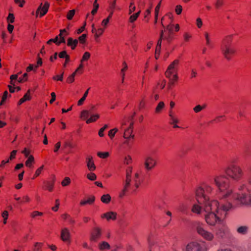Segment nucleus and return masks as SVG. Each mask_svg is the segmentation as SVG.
<instances>
[{
  "mask_svg": "<svg viewBox=\"0 0 251 251\" xmlns=\"http://www.w3.org/2000/svg\"><path fill=\"white\" fill-rule=\"evenodd\" d=\"M70 233L69 230L65 228L61 230V237L62 240L66 242L70 243Z\"/></svg>",
  "mask_w": 251,
  "mask_h": 251,
  "instance_id": "obj_15",
  "label": "nucleus"
},
{
  "mask_svg": "<svg viewBox=\"0 0 251 251\" xmlns=\"http://www.w3.org/2000/svg\"><path fill=\"white\" fill-rule=\"evenodd\" d=\"M202 109H203V107H202V106L201 105H197L193 109L194 111L196 113L199 112L200 111H201Z\"/></svg>",
  "mask_w": 251,
  "mask_h": 251,
  "instance_id": "obj_46",
  "label": "nucleus"
},
{
  "mask_svg": "<svg viewBox=\"0 0 251 251\" xmlns=\"http://www.w3.org/2000/svg\"><path fill=\"white\" fill-rule=\"evenodd\" d=\"M118 129L117 128H114L110 130H109L108 132V136L110 137L111 139H112L115 134L118 131Z\"/></svg>",
  "mask_w": 251,
  "mask_h": 251,
  "instance_id": "obj_37",
  "label": "nucleus"
},
{
  "mask_svg": "<svg viewBox=\"0 0 251 251\" xmlns=\"http://www.w3.org/2000/svg\"><path fill=\"white\" fill-rule=\"evenodd\" d=\"M123 65L124 66V67L121 70V72L123 73V74H122V82L123 83L124 82V76H125V74L124 73V72L125 71H126V70L127 69V65H126V63L125 62H124L123 63Z\"/></svg>",
  "mask_w": 251,
  "mask_h": 251,
  "instance_id": "obj_42",
  "label": "nucleus"
},
{
  "mask_svg": "<svg viewBox=\"0 0 251 251\" xmlns=\"http://www.w3.org/2000/svg\"><path fill=\"white\" fill-rule=\"evenodd\" d=\"M101 201L103 203H108L111 201V197L109 194L103 195L101 197Z\"/></svg>",
  "mask_w": 251,
  "mask_h": 251,
  "instance_id": "obj_25",
  "label": "nucleus"
},
{
  "mask_svg": "<svg viewBox=\"0 0 251 251\" xmlns=\"http://www.w3.org/2000/svg\"><path fill=\"white\" fill-rule=\"evenodd\" d=\"M86 163L88 168L90 171H93L95 170L96 166L92 157L89 156L86 158Z\"/></svg>",
  "mask_w": 251,
  "mask_h": 251,
  "instance_id": "obj_18",
  "label": "nucleus"
},
{
  "mask_svg": "<svg viewBox=\"0 0 251 251\" xmlns=\"http://www.w3.org/2000/svg\"><path fill=\"white\" fill-rule=\"evenodd\" d=\"M90 53L88 52H85L84 53V54H83L82 61L87 60L90 58Z\"/></svg>",
  "mask_w": 251,
  "mask_h": 251,
  "instance_id": "obj_48",
  "label": "nucleus"
},
{
  "mask_svg": "<svg viewBox=\"0 0 251 251\" xmlns=\"http://www.w3.org/2000/svg\"><path fill=\"white\" fill-rule=\"evenodd\" d=\"M7 22L10 23H13L14 22V16L12 13H9L8 16L7 18Z\"/></svg>",
  "mask_w": 251,
  "mask_h": 251,
  "instance_id": "obj_40",
  "label": "nucleus"
},
{
  "mask_svg": "<svg viewBox=\"0 0 251 251\" xmlns=\"http://www.w3.org/2000/svg\"><path fill=\"white\" fill-rule=\"evenodd\" d=\"M135 6L133 5V3H131L130 6L129 14H130L133 12L135 10Z\"/></svg>",
  "mask_w": 251,
  "mask_h": 251,
  "instance_id": "obj_64",
  "label": "nucleus"
},
{
  "mask_svg": "<svg viewBox=\"0 0 251 251\" xmlns=\"http://www.w3.org/2000/svg\"><path fill=\"white\" fill-rule=\"evenodd\" d=\"M133 181L134 182V185L135 187V189H134L133 191H135L136 189H137L141 183V180L139 179V174L136 173L135 174V177L133 179Z\"/></svg>",
  "mask_w": 251,
  "mask_h": 251,
  "instance_id": "obj_23",
  "label": "nucleus"
},
{
  "mask_svg": "<svg viewBox=\"0 0 251 251\" xmlns=\"http://www.w3.org/2000/svg\"><path fill=\"white\" fill-rule=\"evenodd\" d=\"M108 125H105L103 127H102V128H101L100 130H99V135L100 136V137H103L104 136V134L103 133V131L106 129L108 128Z\"/></svg>",
  "mask_w": 251,
  "mask_h": 251,
  "instance_id": "obj_41",
  "label": "nucleus"
},
{
  "mask_svg": "<svg viewBox=\"0 0 251 251\" xmlns=\"http://www.w3.org/2000/svg\"><path fill=\"white\" fill-rule=\"evenodd\" d=\"M179 64V60H175L168 67V69L165 73V75L167 77L170 79V80H176L177 79V75L175 74L171 77V75L174 73H176L178 69V66Z\"/></svg>",
  "mask_w": 251,
  "mask_h": 251,
  "instance_id": "obj_5",
  "label": "nucleus"
},
{
  "mask_svg": "<svg viewBox=\"0 0 251 251\" xmlns=\"http://www.w3.org/2000/svg\"><path fill=\"white\" fill-rule=\"evenodd\" d=\"M87 37L85 34H83L79 37V41L81 44H84Z\"/></svg>",
  "mask_w": 251,
  "mask_h": 251,
  "instance_id": "obj_44",
  "label": "nucleus"
},
{
  "mask_svg": "<svg viewBox=\"0 0 251 251\" xmlns=\"http://www.w3.org/2000/svg\"><path fill=\"white\" fill-rule=\"evenodd\" d=\"M160 3H159L156 6L155 9V23H156V21H157V17L158 12V11H159V7H160Z\"/></svg>",
  "mask_w": 251,
  "mask_h": 251,
  "instance_id": "obj_54",
  "label": "nucleus"
},
{
  "mask_svg": "<svg viewBox=\"0 0 251 251\" xmlns=\"http://www.w3.org/2000/svg\"><path fill=\"white\" fill-rule=\"evenodd\" d=\"M75 9L70 10L67 15V18L68 20H71L72 19L74 15H75Z\"/></svg>",
  "mask_w": 251,
  "mask_h": 251,
  "instance_id": "obj_36",
  "label": "nucleus"
},
{
  "mask_svg": "<svg viewBox=\"0 0 251 251\" xmlns=\"http://www.w3.org/2000/svg\"><path fill=\"white\" fill-rule=\"evenodd\" d=\"M78 44L77 39H73L72 38H69L67 41V45L70 46L72 50H74Z\"/></svg>",
  "mask_w": 251,
  "mask_h": 251,
  "instance_id": "obj_20",
  "label": "nucleus"
},
{
  "mask_svg": "<svg viewBox=\"0 0 251 251\" xmlns=\"http://www.w3.org/2000/svg\"><path fill=\"white\" fill-rule=\"evenodd\" d=\"M49 6L50 4L48 2H46L44 6H43L42 3H41L38 9V12L39 11L41 12L40 17L43 16L47 13Z\"/></svg>",
  "mask_w": 251,
  "mask_h": 251,
  "instance_id": "obj_17",
  "label": "nucleus"
},
{
  "mask_svg": "<svg viewBox=\"0 0 251 251\" xmlns=\"http://www.w3.org/2000/svg\"><path fill=\"white\" fill-rule=\"evenodd\" d=\"M51 99L50 100V103H52L53 101L55 100L56 99V95L55 93L52 92L51 93Z\"/></svg>",
  "mask_w": 251,
  "mask_h": 251,
  "instance_id": "obj_59",
  "label": "nucleus"
},
{
  "mask_svg": "<svg viewBox=\"0 0 251 251\" xmlns=\"http://www.w3.org/2000/svg\"><path fill=\"white\" fill-rule=\"evenodd\" d=\"M63 32H65L66 33L67 35L68 34L65 29L61 30L60 31V33L59 35L60 36V39H58V40H57V44H59L60 43H65L66 42L65 38L62 35Z\"/></svg>",
  "mask_w": 251,
  "mask_h": 251,
  "instance_id": "obj_27",
  "label": "nucleus"
},
{
  "mask_svg": "<svg viewBox=\"0 0 251 251\" xmlns=\"http://www.w3.org/2000/svg\"><path fill=\"white\" fill-rule=\"evenodd\" d=\"M231 41L232 36H227L223 41L221 46L222 53L227 60H230L231 58L232 55L235 52V49L231 46Z\"/></svg>",
  "mask_w": 251,
  "mask_h": 251,
  "instance_id": "obj_4",
  "label": "nucleus"
},
{
  "mask_svg": "<svg viewBox=\"0 0 251 251\" xmlns=\"http://www.w3.org/2000/svg\"><path fill=\"white\" fill-rule=\"evenodd\" d=\"M223 0H217L215 5L216 8H218L220 6L223 4Z\"/></svg>",
  "mask_w": 251,
  "mask_h": 251,
  "instance_id": "obj_63",
  "label": "nucleus"
},
{
  "mask_svg": "<svg viewBox=\"0 0 251 251\" xmlns=\"http://www.w3.org/2000/svg\"><path fill=\"white\" fill-rule=\"evenodd\" d=\"M133 125V123H131L130 126L125 130L124 137L126 140L125 143L129 147H130L133 142L134 136L132 135V127Z\"/></svg>",
  "mask_w": 251,
  "mask_h": 251,
  "instance_id": "obj_7",
  "label": "nucleus"
},
{
  "mask_svg": "<svg viewBox=\"0 0 251 251\" xmlns=\"http://www.w3.org/2000/svg\"><path fill=\"white\" fill-rule=\"evenodd\" d=\"M94 8L92 11V14L93 15H94L97 12L98 9L99 7V4L97 3V0H95L94 4H93Z\"/></svg>",
  "mask_w": 251,
  "mask_h": 251,
  "instance_id": "obj_35",
  "label": "nucleus"
},
{
  "mask_svg": "<svg viewBox=\"0 0 251 251\" xmlns=\"http://www.w3.org/2000/svg\"><path fill=\"white\" fill-rule=\"evenodd\" d=\"M8 96H10V95L8 94V92L7 91H5L4 92V94L3 95V96L2 97V101L3 102H4L6 99L7 98V97Z\"/></svg>",
  "mask_w": 251,
  "mask_h": 251,
  "instance_id": "obj_49",
  "label": "nucleus"
},
{
  "mask_svg": "<svg viewBox=\"0 0 251 251\" xmlns=\"http://www.w3.org/2000/svg\"><path fill=\"white\" fill-rule=\"evenodd\" d=\"M71 182V180L69 177H66L62 181L61 184L63 186H65L69 184Z\"/></svg>",
  "mask_w": 251,
  "mask_h": 251,
  "instance_id": "obj_39",
  "label": "nucleus"
},
{
  "mask_svg": "<svg viewBox=\"0 0 251 251\" xmlns=\"http://www.w3.org/2000/svg\"><path fill=\"white\" fill-rule=\"evenodd\" d=\"M54 179L52 180V181L51 182H45L47 189H48L50 191H51L52 190V188L54 186Z\"/></svg>",
  "mask_w": 251,
  "mask_h": 251,
  "instance_id": "obj_29",
  "label": "nucleus"
},
{
  "mask_svg": "<svg viewBox=\"0 0 251 251\" xmlns=\"http://www.w3.org/2000/svg\"><path fill=\"white\" fill-rule=\"evenodd\" d=\"M208 183H204L196 190L198 204L192 208L194 212L202 214L210 226L216 223V233L220 238H224L229 233L228 227L221 223V219L226 216L229 210L238 204L234 200L233 191L229 188L228 178L224 175H216L209 177Z\"/></svg>",
  "mask_w": 251,
  "mask_h": 251,
  "instance_id": "obj_1",
  "label": "nucleus"
},
{
  "mask_svg": "<svg viewBox=\"0 0 251 251\" xmlns=\"http://www.w3.org/2000/svg\"><path fill=\"white\" fill-rule=\"evenodd\" d=\"M103 31V29L101 28L97 29V31L96 33L95 37L96 38H98L100 35H101L102 34Z\"/></svg>",
  "mask_w": 251,
  "mask_h": 251,
  "instance_id": "obj_45",
  "label": "nucleus"
},
{
  "mask_svg": "<svg viewBox=\"0 0 251 251\" xmlns=\"http://www.w3.org/2000/svg\"><path fill=\"white\" fill-rule=\"evenodd\" d=\"M63 75V73L60 75H57L56 76H53V79L55 80H57L62 81Z\"/></svg>",
  "mask_w": 251,
  "mask_h": 251,
  "instance_id": "obj_51",
  "label": "nucleus"
},
{
  "mask_svg": "<svg viewBox=\"0 0 251 251\" xmlns=\"http://www.w3.org/2000/svg\"><path fill=\"white\" fill-rule=\"evenodd\" d=\"M42 245V244L41 243H36L35 246V249L34 251H40Z\"/></svg>",
  "mask_w": 251,
  "mask_h": 251,
  "instance_id": "obj_60",
  "label": "nucleus"
},
{
  "mask_svg": "<svg viewBox=\"0 0 251 251\" xmlns=\"http://www.w3.org/2000/svg\"><path fill=\"white\" fill-rule=\"evenodd\" d=\"M101 231L98 227H95L91 234L90 240L92 242H96L100 237Z\"/></svg>",
  "mask_w": 251,
  "mask_h": 251,
  "instance_id": "obj_14",
  "label": "nucleus"
},
{
  "mask_svg": "<svg viewBox=\"0 0 251 251\" xmlns=\"http://www.w3.org/2000/svg\"><path fill=\"white\" fill-rule=\"evenodd\" d=\"M162 25L163 28L165 29V30H161L160 31V37L157 42L156 52L157 50H158L159 52L160 51V50L161 49L162 40L165 41L166 42V43L169 44L171 42L173 38L172 34L174 28V25H173L170 24L165 27L162 24Z\"/></svg>",
  "mask_w": 251,
  "mask_h": 251,
  "instance_id": "obj_3",
  "label": "nucleus"
},
{
  "mask_svg": "<svg viewBox=\"0 0 251 251\" xmlns=\"http://www.w3.org/2000/svg\"><path fill=\"white\" fill-rule=\"evenodd\" d=\"M30 152V151L26 148L22 151V153L25 155V157L27 158V159L25 163L26 166L29 168H31L32 167V163L34 161V158L33 156L29 155Z\"/></svg>",
  "mask_w": 251,
  "mask_h": 251,
  "instance_id": "obj_11",
  "label": "nucleus"
},
{
  "mask_svg": "<svg viewBox=\"0 0 251 251\" xmlns=\"http://www.w3.org/2000/svg\"><path fill=\"white\" fill-rule=\"evenodd\" d=\"M61 146L60 142H58L55 145V149L54 150V151L55 152H57L58 150L60 149Z\"/></svg>",
  "mask_w": 251,
  "mask_h": 251,
  "instance_id": "obj_57",
  "label": "nucleus"
},
{
  "mask_svg": "<svg viewBox=\"0 0 251 251\" xmlns=\"http://www.w3.org/2000/svg\"><path fill=\"white\" fill-rule=\"evenodd\" d=\"M236 231L239 234L245 235L249 231V226L246 225L238 226L236 228Z\"/></svg>",
  "mask_w": 251,
  "mask_h": 251,
  "instance_id": "obj_16",
  "label": "nucleus"
},
{
  "mask_svg": "<svg viewBox=\"0 0 251 251\" xmlns=\"http://www.w3.org/2000/svg\"><path fill=\"white\" fill-rule=\"evenodd\" d=\"M169 117L170 118V124H177L178 123V120L176 118L173 114H172V112L170 111V113H169Z\"/></svg>",
  "mask_w": 251,
  "mask_h": 251,
  "instance_id": "obj_30",
  "label": "nucleus"
},
{
  "mask_svg": "<svg viewBox=\"0 0 251 251\" xmlns=\"http://www.w3.org/2000/svg\"><path fill=\"white\" fill-rule=\"evenodd\" d=\"M14 1L16 3L18 4L21 7L23 6L25 3L24 0H14Z\"/></svg>",
  "mask_w": 251,
  "mask_h": 251,
  "instance_id": "obj_50",
  "label": "nucleus"
},
{
  "mask_svg": "<svg viewBox=\"0 0 251 251\" xmlns=\"http://www.w3.org/2000/svg\"><path fill=\"white\" fill-rule=\"evenodd\" d=\"M27 73H25L23 75V77H18V75H13L10 76V83L11 85H8L9 90L10 93H13L15 91V88L14 87L15 86V81L16 80H18L19 82H22L27 79Z\"/></svg>",
  "mask_w": 251,
  "mask_h": 251,
  "instance_id": "obj_8",
  "label": "nucleus"
},
{
  "mask_svg": "<svg viewBox=\"0 0 251 251\" xmlns=\"http://www.w3.org/2000/svg\"><path fill=\"white\" fill-rule=\"evenodd\" d=\"M16 153H17V151L16 150H13L11 152V154H10V157H9V159H12L13 158H15V155L16 154Z\"/></svg>",
  "mask_w": 251,
  "mask_h": 251,
  "instance_id": "obj_61",
  "label": "nucleus"
},
{
  "mask_svg": "<svg viewBox=\"0 0 251 251\" xmlns=\"http://www.w3.org/2000/svg\"><path fill=\"white\" fill-rule=\"evenodd\" d=\"M43 168H44V166L43 165L37 170V171H36L35 174V176H38L40 175V174H41Z\"/></svg>",
  "mask_w": 251,
  "mask_h": 251,
  "instance_id": "obj_52",
  "label": "nucleus"
},
{
  "mask_svg": "<svg viewBox=\"0 0 251 251\" xmlns=\"http://www.w3.org/2000/svg\"><path fill=\"white\" fill-rule=\"evenodd\" d=\"M249 150V145L247 144L243 147V152L245 154H247L248 151Z\"/></svg>",
  "mask_w": 251,
  "mask_h": 251,
  "instance_id": "obj_53",
  "label": "nucleus"
},
{
  "mask_svg": "<svg viewBox=\"0 0 251 251\" xmlns=\"http://www.w3.org/2000/svg\"><path fill=\"white\" fill-rule=\"evenodd\" d=\"M94 109V106H92L90 111L84 110L81 112V117L86 120V123L89 124L91 122H95L99 118L98 114L92 115V111Z\"/></svg>",
  "mask_w": 251,
  "mask_h": 251,
  "instance_id": "obj_6",
  "label": "nucleus"
},
{
  "mask_svg": "<svg viewBox=\"0 0 251 251\" xmlns=\"http://www.w3.org/2000/svg\"><path fill=\"white\" fill-rule=\"evenodd\" d=\"M86 25V24L85 23L83 26H82V27H81L80 28H79V29H77V33L78 34L81 33L84 31V30L85 29V28Z\"/></svg>",
  "mask_w": 251,
  "mask_h": 251,
  "instance_id": "obj_55",
  "label": "nucleus"
},
{
  "mask_svg": "<svg viewBox=\"0 0 251 251\" xmlns=\"http://www.w3.org/2000/svg\"><path fill=\"white\" fill-rule=\"evenodd\" d=\"M131 169L129 168V170H127L126 171V180L124 183V188L122 190L121 192L119 194V197L121 198H122L125 196L126 191H127L128 188L130 186V183L131 181Z\"/></svg>",
  "mask_w": 251,
  "mask_h": 251,
  "instance_id": "obj_9",
  "label": "nucleus"
},
{
  "mask_svg": "<svg viewBox=\"0 0 251 251\" xmlns=\"http://www.w3.org/2000/svg\"><path fill=\"white\" fill-rule=\"evenodd\" d=\"M164 103L163 101L159 102L155 108V112L156 113H159L164 107Z\"/></svg>",
  "mask_w": 251,
  "mask_h": 251,
  "instance_id": "obj_33",
  "label": "nucleus"
},
{
  "mask_svg": "<svg viewBox=\"0 0 251 251\" xmlns=\"http://www.w3.org/2000/svg\"><path fill=\"white\" fill-rule=\"evenodd\" d=\"M90 88L85 92L83 96L78 101L77 104L78 105H81L84 100H86V97H87L89 93V91L90 90Z\"/></svg>",
  "mask_w": 251,
  "mask_h": 251,
  "instance_id": "obj_26",
  "label": "nucleus"
},
{
  "mask_svg": "<svg viewBox=\"0 0 251 251\" xmlns=\"http://www.w3.org/2000/svg\"><path fill=\"white\" fill-rule=\"evenodd\" d=\"M102 218H105L107 220H115L116 218V213L113 212L106 213L103 215Z\"/></svg>",
  "mask_w": 251,
  "mask_h": 251,
  "instance_id": "obj_21",
  "label": "nucleus"
},
{
  "mask_svg": "<svg viewBox=\"0 0 251 251\" xmlns=\"http://www.w3.org/2000/svg\"><path fill=\"white\" fill-rule=\"evenodd\" d=\"M43 213L38 211H34L31 214V216L34 218L36 216H42Z\"/></svg>",
  "mask_w": 251,
  "mask_h": 251,
  "instance_id": "obj_58",
  "label": "nucleus"
},
{
  "mask_svg": "<svg viewBox=\"0 0 251 251\" xmlns=\"http://www.w3.org/2000/svg\"><path fill=\"white\" fill-rule=\"evenodd\" d=\"M182 10V7L181 5H178L176 6V12L177 14L179 15L181 14Z\"/></svg>",
  "mask_w": 251,
  "mask_h": 251,
  "instance_id": "obj_47",
  "label": "nucleus"
},
{
  "mask_svg": "<svg viewBox=\"0 0 251 251\" xmlns=\"http://www.w3.org/2000/svg\"><path fill=\"white\" fill-rule=\"evenodd\" d=\"M98 156L102 158H105L109 156V153L108 152H98Z\"/></svg>",
  "mask_w": 251,
  "mask_h": 251,
  "instance_id": "obj_38",
  "label": "nucleus"
},
{
  "mask_svg": "<svg viewBox=\"0 0 251 251\" xmlns=\"http://www.w3.org/2000/svg\"><path fill=\"white\" fill-rule=\"evenodd\" d=\"M99 248L101 250L109 249L110 248V245L107 242L103 241L99 244Z\"/></svg>",
  "mask_w": 251,
  "mask_h": 251,
  "instance_id": "obj_28",
  "label": "nucleus"
},
{
  "mask_svg": "<svg viewBox=\"0 0 251 251\" xmlns=\"http://www.w3.org/2000/svg\"><path fill=\"white\" fill-rule=\"evenodd\" d=\"M83 67V64H81L78 69L76 70V71L73 73L71 75H70L68 78L67 81L69 83H72L74 81V77L76 75V72L80 69H82Z\"/></svg>",
  "mask_w": 251,
  "mask_h": 251,
  "instance_id": "obj_22",
  "label": "nucleus"
},
{
  "mask_svg": "<svg viewBox=\"0 0 251 251\" xmlns=\"http://www.w3.org/2000/svg\"><path fill=\"white\" fill-rule=\"evenodd\" d=\"M139 15H140V11L131 15L129 18V21L131 23H133L134 21H135L137 20V19L139 17Z\"/></svg>",
  "mask_w": 251,
  "mask_h": 251,
  "instance_id": "obj_34",
  "label": "nucleus"
},
{
  "mask_svg": "<svg viewBox=\"0 0 251 251\" xmlns=\"http://www.w3.org/2000/svg\"><path fill=\"white\" fill-rule=\"evenodd\" d=\"M196 228L198 233L201 235L202 237H203L205 239L207 240H211L213 237V235L210 232H207L200 225V224L198 223L196 225Z\"/></svg>",
  "mask_w": 251,
  "mask_h": 251,
  "instance_id": "obj_10",
  "label": "nucleus"
},
{
  "mask_svg": "<svg viewBox=\"0 0 251 251\" xmlns=\"http://www.w3.org/2000/svg\"><path fill=\"white\" fill-rule=\"evenodd\" d=\"M227 176L239 182V192H233L234 200L238 204H251V164L244 171L239 167L231 165L225 170Z\"/></svg>",
  "mask_w": 251,
  "mask_h": 251,
  "instance_id": "obj_2",
  "label": "nucleus"
},
{
  "mask_svg": "<svg viewBox=\"0 0 251 251\" xmlns=\"http://www.w3.org/2000/svg\"><path fill=\"white\" fill-rule=\"evenodd\" d=\"M64 148H69V150L67 151V153H69L71 152V149H73L74 147V146L70 142L65 141L64 143Z\"/></svg>",
  "mask_w": 251,
  "mask_h": 251,
  "instance_id": "obj_31",
  "label": "nucleus"
},
{
  "mask_svg": "<svg viewBox=\"0 0 251 251\" xmlns=\"http://www.w3.org/2000/svg\"><path fill=\"white\" fill-rule=\"evenodd\" d=\"M177 209L183 214H187L188 207L183 203L180 204Z\"/></svg>",
  "mask_w": 251,
  "mask_h": 251,
  "instance_id": "obj_24",
  "label": "nucleus"
},
{
  "mask_svg": "<svg viewBox=\"0 0 251 251\" xmlns=\"http://www.w3.org/2000/svg\"><path fill=\"white\" fill-rule=\"evenodd\" d=\"M186 251H203V246L197 242H192L187 245Z\"/></svg>",
  "mask_w": 251,
  "mask_h": 251,
  "instance_id": "obj_12",
  "label": "nucleus"
},
{
  "mask_svg": "<svg viewBox=\"0 0 251 251\" xmlns=\"http://www.w3.org/2000/svg\"><path fill=\"white\" fill-rule=\"evenodd\" d=\"M1 216L3 219H7L8 216V213L7 211H4L1 213Z\"/></svg>",
  "mask_w": 251,
  "mask_h": 251,
  "instance_id": "obj_62",
  "label": "nucleus"
},
{
  "mask_svg": "<svg viewBox=\"0 0 251 251\" xmlns=\"http://www.w3.org/2000/svg\"><path fill=\"white\" fill-rule=\"evenodd\" d=\"M87 178L90 180H95L97 178L96 175L94 173H89L87 175Z\"/></svg>",
  "mask_w": 251,
  "mask_h": 251,
  "instance_id": "obj_43",
  "label": "nucleus"
},
{
  "mask_svg": "<svg viewBox=\"0 0 251 251\" xmlns=\"http://www.w3.org/2000/svg\"><path fill=\"white\" fill-rule=\"evenodd\" d=\"M59 57L61 58H65L66 62H68L69 61V56L65 51L61 52L59 54Z\"/></svg>",
  "mask_w": 251,
  "mask_h": 251,
  "instance_id": "obj_32",
  "label": "nucleus"
},
{
  "mask_svg": "<svg viewBox=\"0 0 251 251\" xmlns=\"http://www.w3.org/2000/svg\"><path fill=\"white\" fill-rule=\"evenodd\" d=\"M204 35H205V38L206 41V44L208 46H209V47H211V46L210 45V40H209L208 33H205Z\"/></svg>",
  "mask_w": 251,
  "mask_h": 251,
  "instance_id": "obj_56",
  "label": "nucleus"
},
{
  "mask_svg": "<svg viewBox=\"0 0 251 251\" xmlns=\"http://www.w3.org/2000/svg\"><path fill=\"white\" fill-rule=\"evenodd\" d=\"M42 64V60L40 57H38V59L37 61V65L34 66L33 64H30L29 66L27 68L26 71L27 72H29L31 71H35V69L38 68L39 66H41Z\"/></svg>",
  "mask_w": 251,
  "mask_h": 251,
  "instance_id": "obj_19",
  "label": "nucleus"
},
{
  "mask_svg": "<svg viewBox=\"0 0 251 251\" xmlns=\"http://www.w3.org/2000/svg\"><path fill=\"white\" fill-rule=\"evenodd\" d=\"M144 165L146 169L149 171L155 166L156 163L152 157L148 156L145 158Z\"/></svg>",
  "mask_w": 251,
  "mask_h": 251,
  "instance_id": "obj_13",
  "label": "nucleus"
}]
</instances>
